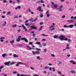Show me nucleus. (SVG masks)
Returning a JSON list of instances; mask_svg holds the SVG:
<instances>
[{
	"label": "nucleus",
	"mask_w": 76,
	"mask_h": 76,
	"mask_svg": "<svg viewBox=\"0 0 76 76\" xmlns=\"http://www.w3.org/2000/svg\"><path fill=\"white\" fill-rule=\"evenodd\" d=\"M32 44H33V43L32 42H29V45H32Z\"/></svg>",
	"instance_id": "c03bdc74"
},
{
	"label": "nucleus",
	"mask_w": 76,
	"mask_h": 76,
	"mask_svg": "<svg viewBox=\"0 0 76 76\" xmlns=\"http://www.w3.org/2000/svg\"><path fill=\"white\" fill-rule=\"evenodd\" d=\"M41 35L42 36H43V37H48L49 36L48 35H45L44 34H42Z\"/></svg>",
	"instance_id": "b1692460"
},
{
	"label": "nucleus",
	"mask_w": 76,
	"mask_h": 76,
	"mask_svg": "<svg viewBox=\"0 0 76 76\" xmlns=\"http://www.w3.org/2000/svg\"><path fill=\"white\" fill-rule=\"evenodd\" d=\"M41 1H37V3H38H38H40V2Z\"/></svg>",
	"instance_id": "bf43d9fd"
},
{
	"label": "nucleus",
	"mask_w": 76,
	"mask_h": 76,
	"mask_svg": "<svg viewBox=\"0 0 76 76\" xmlns=\"http://www.w3.org/2000/svg\"><path fill=\"white\" fill-rule=\"evenodd\" d=\"M69 62H71V63H72V64H76V62H74L73 61H69Z\"/></svg>",
	"instance_id": "2eb2a0df"
},
{
	"label": "nucleus",
	"mask_w": 76,
	"mask_h": 76,
	"mask_svg": "<svg viewBox=\"0 0 76 76\" xmlns=\"http://www.w3.org/2000/svg\"><path fill=\"white\" fill-rule=\"evenodd\" d=\"M67 22L69 23H73V20H69L67 21Z\"/></svg>",
	"instance_id": "1a4fd4ad"
},
{
	"label": "nucleus",
	"mask_w": 76,
	"mask_h": 76,
	"mask_svg": "<svg viewBox=\"0 0 76 76\" xmlns=\"http://www.w3.org/2000/svg\"><path fill=\"white\" fill-rule=\"evenodd\" d=\"M33 76H39V75H37V74H35V75H33Z\"/></svg>",
	"instance_id": "774afa93"
},
{
	"label": "nucleus",
	"mask_w": 76,
	"mask_h": 76,
	"mask_svg": "<svg viewBox=\"0 0 76 76\" xmlns=\"http://www.w3.org/2000/svg\"><path fill=\"white\" fill-rule=\"evenodd\" d=\"M15 64V62H10V65H13V64Z\"/></svg>",
	"instance_id": "5701e85b"
},
{
	"label": "nucleus",
	"mask_w": 76,
	"mask_h": 76,
	"mask_svg": "<svg viewBox=\"0 0 76 76\" xmlns=\"http://www.w3.org/2000/svg\"><path fill=\"white\" fill-rule=\"evenodd\" d=\"M17 26V24H15L12 26V28H15V27H16Z\"/></svg>",
	"instance_id": "7c9ffc66"
},
{
	"label": "nucleus",
	"mask_w": 76,
	"mask_h": 76,
	"mask_svg": "<svg viewBox=\"0 0 76 76\" xmlns=\"http://www.w3.org/2000/svg\"><path fill=\"white\" fill-rule=\"evenodd\" d=\"M36 54L37 55L39 54H40V52L38 51H36Z\"/></svg>",
	"instance_id": "4be33fe9"
},
{
	"label": "nucleus",
	"mask_w": 76,
	"mask_h": 76,
	"mask_svg": "<svg viewBox=\"0 0 76 76\" xmlns=\"http://www.w3.org/2000/svg\"><path fill=\"white\" fill-rule=\"evenodd\" d=\"M58 7V5L57 4L54 5L53 6V5H51V7L52 9H54V8H57Z\"/></svg>",
	"instance_id": "0eeeda50"
},
{
	"label": "nucleus",
	"mask_w": 76,
	"mask_h": 76,
	"mask_svg": "<svg viewBox=\"0 0 76 76\" xmlns=\"http://www.w3.org/2000/svg\"><path fill=\"white\" fill-rule=\"evenodd\" d=\"M13 74H17V73H18V72L15 71H13Z\"/></svg>",
	"instance_id": "49530a36"
},
{
	"label": "nucleus",
	"mask_w": 76,
	"mask_h": 76,
	"mask_svg": "<svg viewBox=\"0 0 76 76\" xmlns=\"http://www.w3.org/2000/svg\"><path fill=\"white\" fill-rule=\"evenodd\" d=\"M2 56L4 58L5 57V56H6V54H4L2 55Z\"/></svg>",
	"instance_id": "79ce46f5"
},
{
	"label": "nucleus",
	"mask_w": 76,
	"mask_h": 76,
	"mask_svg": "<svg viewBox=\"0 0 76 76\" xmlns=\"http://www.w3.org/2000/svg\"><path fill=\"white\" fill-rule=\"evenodd\" d=\"M44 52H45V53H47V49H45L44 50Z\"/></svg>",
	"instance_id": "09e8293b"
},
{
	"label": "nucleus",
	"mask_w": 76,
	"mask_h": 76,
	"mask_svg": "<svg viewBox=\"0 0 76 76\" xmlns=\"http://www.w3.org/2000/svg\"><path fill=\"white\" fill-rule=\"evenodd\" d=\"M18 46L19 47H22V45H21V44L18 45Z\"/></svg>",
	"instance_id": "e433bc0d"
},
{
	"label": "nucleus",
	"mask_w": 76,
	"mask_h": 76,
	"mask_svg": "<svg viewBox=\"0 0 76 76\" xmlns=\"http://www.w3.org/2000/svg\"><path fill=\"white\" fill-rule=\"evenodd\" d=\"M28 11H29V12H31V10L30 9V8H29L28 9Z\"/></svg>",
	"instance_id": "4d7b16f0"
},
{
	"label": "nucleus",
	"mask_w": 76,
	"mask_h": 76,
	"mask_svg": "<svg viewBox=\"0 0 76 76\" xmlns=\"http://www.w3.org/2000/svg\"><path fill=\"white\" fill-rule=\"evenodd\" d=\"M50 16V14H47V17L48 18V17H49V16Z\"/></svg>",
	"instance_id": "5fc2aeb1"
},
{
	"label": "nucleus",
	"mask_w": 76,
	"mask_h": 76,
	"mask_svg": "<svg viewBox=\"0 0 76 76\" xmlns=\"http://www.w3.org/2000/svg\"><path fill=\"white\" fill-rule=\"evenodd\" d=\"M35 44H38V45H41L40 42H36L34 43Z\"/></svg>",
	"instance_id": "4468645a"
},
{
	"label": "nucleus",
	"mask_w": 76,
	"mask_h": 76,
	"mask_svg": "<svg viewBox=\"0 0 76 76\" xmlns=\"http://www.w3.org/2000/svg\"><path fill=\"white\" fill-rule=\"evenodd\" d=\"M58 74H60V75H61V72L60 71H58Z\"/></svg>",
	"instance_id": "8fccbe9b"
},
{
	"label": "nucleus",
	"mask_w": 76,
	"mask_h": 76,
	"mask_svg": "<svg viewBox=\"0 0 76 76\" xmlns=\"http://www.w3.org/2000/svg\"><path fill=\"white\" fill-rule=\"evenodd\" d=\"M4 24H2L3 26H6V25L7 23H6V21H4Z\"/></svg>",
	"instance_id": "412c9836"
},
{
	"label": "nucleus",
	"mask_w": 76,
	"mask_h": 76,
	"mask_svg": "<svg viewBox=\"0 0 76 76\" xmlns=\"http://www.w3.org/2000/svg\"><path fill=\"white\" fill-rule=\"evenodd\" d=\"M48 65H49V66H52V64L50 63V64H48Z\"/></svg>",
	"instance_id": "338daca9"
},
{
	"label": "nucleus",
	"mask_w": 76,
	"mask_h": 76,
	"mask_svg": "<svg viewBox=\"0 0 76 76\" xmlns=\"http://www.w3.org/2000/svg\"><path fill=\"white\" fill-rule=\"evenodd\" d=\"M63 5H61L60 6H59V7L57 8V9H58V11H61L63 10Z\"/></svg>",
	"instance_id": "f257e3e1"
},
{
	"label": "nucleus",
	"mask_w": 76,
	"mask_h": 76,
	"mask_svg": "<svg viewBox=\"0 0 76 76\" xmlns=\"http://www.w3.org/2000/svg\"><path fill=\"white\" fill-rule=\"evenodd\" d=\"M49 69V67H48L45 66V69Z\"/></svg>",
	"instance_id": "3c124183"
},
{
	"label": "nucleus",
	"mask_w": 76,
	"mask_h": 76,
	"mask_svg": "<svg viewBox=\"0 0 76 76\" xmlns=\"http://www.w3.org/2000/svg\"><path fill=\"white\" fill-rule=\"evenodd\" d=\"M34 40H35V41H37V40H38V39H37V38H35L34 39Z\"/></svg>",
	"instance_id": "0e129e2a"
},
{
	"label": "nucleus",
	"mask_w": 76,
	"mask_h": 76,
	"mask_svg": "<svg viewBox=\"0 0 76 76\" xmlns=\"http://www.w3.org/2000/svg\"><path fill=\"white\" fill-rule=\"evenodd\" d=\"M70 19H76V16L75 17H73V16H72L71 17Z\"/></svg>",
	"instance_id": "dca6fc26"
},
{
	"label": "nucleus",
	"mask_w": 76,
	"mask_h": 76,
	"mask_svg": "<svg viewBox=\"0 0 76 76\" xmlns=\"http://www.w3.org/2000/svg\"><path fill=\"white\" fill-rule=\"evenodd\" d=\"M10 61L8 62H6L4 63V65L5 66H10Z\"/></svg>",
	"instance_id": "39448f33"
},
{
	"label": "nucleus",
	"mask_w": 76,
	"mask_h": 76,
	"mask_svg": "<svg viewBox=\"0 0 76 76\" xmlns=\"http://www.w3.org/2000/svg\"><path fill=\"white\" fill-rule=\"evenodd\" d=\"M42 7L41 6H39L37 7V10H39L40 12H43V10H42Z\"/></svg>",
	"instance_id": "7ed1b4c3"
},
{
	"label": "nucleus",
	"mask_w": 76,
	"mask_h": 76,
	"mask_svg": "<svg viewBox=\"0 0 76 76\" xmlns=\"http://www.w3.org/2000/svg\"><path fill=\"white\" fill-rule=\"evenodd\" d=\"M66 47H67L66 48V49H70V48L68 47H69V44H67L66 45Z\"/></svg>",
	"instance_id": "ddd939ff"
},
{
	"label": "nucleus",
	"mask_w": 76,
	"mask_h": 76,
	"mask_svg": "<svg viewBox=\"0 0 76 76\" xmlns=\"http://www.w3.org/2000/svg\"><path fill=\"white\" fill-rule=\"evenodd\" d=\"M64 28H69V27H68V26H66V25H64Z\"/></svg>",
	"instance_id": "f704fd0d"
},
{
	"label": "nucleus",
	"mask_w": 76,
	"mask_h": 76,
	"mask_svg": "<svg viewBox=\"0 0 76 76\" xmlns=\"http://www.w3.org/2000/svg\"><path fill=\"white\" fill-rule=\"evenodd\" d=\"M37 19H38V18H36L34 20H32L31 21L33 22H35L36 20H37Z\"/></svg>",
	"instance_id": "393cba45"
},
{
	"label": "nucleus",
	"mask_w": 76,
	"mask_h": 76,
	"mask_svg": "<svg viewBox=\"0 0 76 76\" xmlns=\"http://www.w3.org/2000/svg\"><path fill=\"white\" fill-rule=\"evenodd\" d=\"M21 7L20 6H19L18 7H17L16 8H15V10H17L18 9H20Z\"/></svg>",
	"instance_id": "f3484780"
},
{
	"label": "nucleus",
	"mask_w": 76,
	"mask_h": 76,
	"mask_svg": "<svg viewBox=\"0 0 76 76\" xmlns=\"http://www.w3.org/2000/svg\"><path fill=\"white\" fill-rule=\"evenodd\" d=\"M11 13V12L10 11L7 12V15H9Z\"/></svg>",
	"instance_id": "c85d7f7f"
},
{
	"label": "nucleus",
	"mask_w": 76,
	"mask_h": 76,
	"mask_svg": "<svg viewBox=\"0 0 76 76\" xmlns=\"http://www.w3.org/2000/svg\"><path fill=\"white\" fill-rule=\"evenodd\" d=\"M46 14H48L49 13V11L48 10L46 12Z\"/></svg>",
	"instance_id": "864d4df0"
},
{
	"label": "nucleus",
	"mask_w": 76,
	"mask_h": 76,
	"mask_svg": "<svg viewBox=\"0 0 76 76\" xmlns=\"http://www.w3.org/2000/svg\"><path fill=\"white\" fill-rule=\"evenodd\" d=\"M59 39H60L61 41H63L64 39V36L63 35H61L59 37Z\"/></svg>",
	"instance_id": "20e7f679"
},
{
	"label": "nucleus",
	"mask_w": 76,
	"mask_h": 76,
	"mask_svg": "<svg viewBox=\"0 0 76 76\" xmlns=\"http://www.w3.org/2000/svg\"><path fill=\"white\" fill-rule=\"evenodd\" d=\"M16 1H18V3H20V1L19 0H16Z\"/></svg>",
	"instance_id": "680f3d73"
},
{
	"label": "nucleus",
	"mask_w": 76,
	"mask_h": 76,
	"mask_svg": "<svg viewBox=\"0 0 76 76\" xmlns=\"http://www.w3.org/2000/svg\"><path fill=\"white\" fill-rule=\"evenodd\" d=\"M0 39H1V42H3V39H5V37H2L0 38Z\"/></svg>",
	"instance_id": "f8f14e48"
},
{
	"label": "nucleus",
	"mask_w": 76,
	"mask_h": 76,
	"mask_svg": "<svg viewBox=\"0 0 76 76\" xmlns=\"http://www.w3.org/2000/svg\"><path fill=\"white\" fill-rule=\"evenodd\" d=\"M32 47H33V48H35V46H34V44H32Z\"/></svg>",
	"instance_id": "e2e57ef3"
},
{
	"label": "nucleus",
	"mask_w": 76,
	"mask_h": 76,
	"mask_svg": "<svg viewBox=\"0 0 76 76\" xmlns=\"http://www.w3.org/2000/svg\"><path fill=\"white\" fill-rule=\"evenodd\" d=\"M52 69L53 70V72H55L56 69H55V68H54V67H52Z\"/></svg>",
	"instance_id": "4c0bfd02"
},
{
	"label": "nucleus",
	"mask_w": 76,
	"mask_h": 76,
	"mask_svg": "<svg viewBox=\"0 0 76 76\" xmlns=\"http://www.w3.org/2000/svg\"><path fill=\"white\" fill-rule=\"evenodd\" d=\"M49 29L50 31H54V30H55V28L54 27V26H51L49 27Z\"/></svg>",
	"instance_id": "f03ea898"
},
{
	"label": "nucleus",
	"mask_w": 76,
	"mask_h": 76,
	"mask_svg": "<svg viewBox=\"0 0 76 76\" xmlns=\"http://www.w3.org/2000/svg\"><path fill=\"white\" fill-rule=\"evenodd\" d=\"M42 17H43V15H42V14L41 13L40 14V17L42 18Z\"/></svg>",
	"instance_id": "a19ab883"
},
{
	"label": "nucleus",
	"mask_w": 76,
	"mask_h": 76,
	"mask_svg": "<svg viewBox=\"0 0 76 76\" xmlns=\"http://www.w3.org/2000/svg\"><path fill=\"white\" fill-rule=\"evenodd\" d=\"M32 53H33V55H35V54H36V51H32Z\"/></svg>",
	"instance_id": "cd10ccee"
},
{
	"label": "nucleus",
	"mask_w": 76,
	"mask_h": 76,
	"mask_svg": "<svg viewBox=\"0 0 76 76\" xmlns=\"http://www.w3.org/2000/svg\"><path fill=\"white\" fill-rule=\"evenodd\" d=\"M68 38H64L63 40H64V41H67L68 40Z\"/></svg>",
	"instance_id": "a878e982"
},
{
	"label": "nucleus",
	"mask_w": 76,
	"mask_h": 76,
	"mask_svg": "<svg viewBox=\"0 0 76 76\" xmlns=\"http://www.w3.org/2000/svg\"><path fill=\"white\" fill-rule=\"evenodd\" d=\"M22 27L23 28V29H26V28L25 26H24V25H22Z\"/></svg>",
	"instance_id": "2f4dec72"
},
{
	"label": "nucleus",
	"mask_w": 76,
	"mask_h": 76,
	"mask_svg": "<svg viewBox=\"0 0 76 76\" xmlns=\"http://www.w3.org/2000/svg\"><path fill=\"white\" fill-rule=\"evenodd\" d=\"M18 64H23V63L21 62H18Z\"/></svg>",
	"instance_id": "37998d69"
},
{
	"label": "nucleus",
	"mask_w": 76,
	"mask_h": 76,
	"mask_svg": "<svg viewBox=\"0 0 76 76\" xmlns=\"http://www.w3.org/2000/svg\"><path fill=\"white\" fill-rule=\"evenodd\" d=\"M25 25H26V26H29V24H28V23H26L25 24Z\"/></svg>",
	"instance_id": "6e6d98bb"
},
{
	"label": "nucleus",
	"mask_w": 76,
	"mask_h": 76,
	"mask_svg": "<svg viewBox=\"0 0 76 76\" xmlns=\"http://www.w3.org/2000/svg\"><path fill=\"white\" fill-rule=\"evenodd\" d=\"M51 56L52 57H55V56H54V55L53 54H51Z\"/></svg>",
	"instance_id": "603ef678"
},
{
	"label": "nucleus",
	"mask_w": 76,
	"mask_h": 76,
	"mask_svg": "<svg viewBox=\"0 0 76 76\" xmlns=\"http://www.w3.org/2000/svg\"><path fill=\"white\" fill-rule=\"evenodd\" d=\"M42 45L44 47H46V46H47V44L45 43H42Z\"/></svg>",
	"instance_id": "a211bd4d"
},
{
	"label": "nucleus",
	"mask_w": 76,
	"mask_h": 76,
	"mask_svg": "<svg viewBox=\"0 0 76 76\" xmlns=\"http://www.w3.org/2000/svg\"><path fill=\"white\" fill-rule=\"evenodd\" d=\"M36 50L37 51H41V49L38 48H36Z\"/></svg>",
	"instance_id": "ea45409f"
},
{
	"label": "nucleus",
	"mask_w": 76,
	"mask_h": 76,
	"mask_svg": "<svg viewBox=\"0 0 76 76\" xmlns=\"http://www.w3.org/2000/svg\"><path fill=\"white\" fill-rule=\"evenodd\" d=\"M66 17V16L65 15H63L62 17V18H65Z\"/></svg>",
	"instance_id": "13d9d810"
},
{
	"label": "nucleus",
	"mask_w": 76,
	"mask_h": 76,
	"mask_svg": "<svg viewBox=\"0 0 76 76\" xmlns=\"http://www.w3.org/2000/svg\"><path fill=\"white\" fill-rule=\"evenodd\" d=\"M6 2H7V1H6V0H4V1H3V2L4 3H6Z\"/></svg>",
	"instance_id": "69168bd1"
},
{
	"label": "nucleus",
	"mask_w": 76,
	"mask_h": 76,
	"mask_svg": "<svg viewBox=\"0 0 76 76\" xmlns=\"http://www.w3.org/2000/svg\"><path fill=\"white\" fill-rule=\"evenodd\" d=\"M21 40H24L25 42H26L27 43L28 42V39H27L25 38V37H23L21 38Z\"/></svg>",
	"instance_id": "423d86ee"
},
{
	"label": "nucleus",
	"mask_w": 76,
	"mask_h": 76,
	"mask_svg": "<svg viewBox=\"0 0 76 76\" xmlns=\"http://www.w3.org/2000/svg\"><path fill=\"white\" fill-rule=\"evenodd\" d=\"M58 37V35H55L53 37L54 38H57Z\"/></svg>",
	"instance_id": "6ab92c4d"
},
{
	"label": "nucleus",
	"mask_w": 76,
	"mask_h": 76,
	"mask_svg": "<svg viewBox=\"0 0 76 76\" xmlns=\"http://www.w3.org/2000/svg\"><path fill=\"white\" fill-rule=\"evenodd\" d=\"M68 28H73V25H70L68 26Z\"/></svg>",
	"instance_id": "9b49d317"
},
{
	"label": "nucleus",
	"mask_w": 76,
	"mask_h": 76,
	"mask_svg": "<svg viewBox=\"0 0 76 76\" xmlns=\"http://www.w3.org/2000/svg\"><path fill=\"white\" fill-rule=\"evenodd\" d=\"M70 73H75V71H71L70 72Z\"/></svg>",
	"instance_id": "c756f323"
},
{
	"label": "nucleus",
	"mask_w": 76,
	"mask_h": 76,
	"mask_svg": "<svg viewBox=\"0 0 76 76\" xmlns=\"http://www.w3.org/2000/svg\"><path fill=\"white\" fill-rule=\"evenodd\" d=\"M31 28H32V29H37V27H35L34 26H31Z\"/></svg>",
	"instance_id": "9d476101"
},
{
	"label": "nucleus",
	"mask_w": 76,
	"mask_h": 76,
	"mask_svg": "<svg viewBox=\"0 0 76 76\" xmlns=\"http://www.w3.org/2000/svg\"><path fill=\"white\" fill-rule=\"evenodd\" d=\"M37 59H38V60H41V59H40V57L39 56H37Z\"/></svg>",
	"instance_id": "58836bf2"
},
{
	"label": "nucleus",
	"mask_w": 76,
	"mask_h": 76,
	"mask_svg": "<svg viewBox=\"0 0 76 76\" xmlns=\"http://www.w3.org/2000/svg\"><path fill=\"white\" fill-rule=\"evenodd\" d=\"M3 68H4V66H1L0 67V69H3Z\"/></svg>",
	"instance_id": "a18cd8bd"
},
{
	"label": "nucleus",
	"mask_w": 76,
	"mask_h": 76,
	"mask_svg": "<svg viewBox=\"0 0 76 76\" xmlns=\"http://www.w3.org/2000/svg\"><path fill=\"white\" fill-rule=\"evenodd\" d=\"M20 76H31L30 75H21Z\"/></svg>",
	"instance_id": "aec40b11"
},
{
	"label": "nucleus",
	"mask_w": 76,
	"mask_h": 76,
	"mask_svg": "<svg viewBox=\"0 0 76 76\" xmlns=\"http://www.w3.org/2000/svg\"><path fill=\"white\" fill-rule=\"evenodd\" d=\"M46 41V39H42V41Z\"/></svg>",
	"instance_id": "de8ad7c7"
},
{
	"label": "nucleus",
	"mask_w": 76,
	"mask_h": 76,
	"mask_svg": "<svg viewBox=\"0 0 76 76\" xmlns=\"http://www.w3.org/2000/svg\"><path fill=\"white\" fill-rule=\"evenodd\" d=\"M21 36H19L18 39H17L16 41L17 42H19V41H20V38H21Z\"/></svg>",
	"instance_id": "6e6552de"
},
{
	"label": "nucleus",
	"mask_w": 76,
	"mask_h": 76,
	"mask_svg": "<svg viewBox=\"0 0 76 76\" xmlns=\"http://www.w3.org/2000/svg\"><path fill=\"white\" fill-rule=\"evenodd\" d=\"M42 28H43V26H41L40 28H39V31H41V30H42Z\"/></svg>",
	"instance_id": "473e14b6"
},
{
	"label": "nucleus",
	"mask_w": 76,
	"mask_h": 76,
	"mask_svg": "<svg viewBox=\"0 0 76 76\" xmlns=\"http://www.w3.org/2000/svg\"><path fill=\"white\" fill-rule=\"evenodd\" d=\"M14 41H14V40H12V41H10V43H11V44H13V43H14Z\"/></svg>",
	"instance_id": "72a5a7b5"
},
{
	"label": "nucleus",
	"mask_w": 76,
	"mask_h": 76,
	"mask_svg": "<svg viewBox=\"0 0 76 76\" xmlns=\"http://www.w3.org/2000/svg\"><path fill=\"white\" fill-rule=\"evenodd\" d=\"M30 68H31V70H34V68H33L32 67H31Z\"/></svg>",
	"instance_id": "052dcab7"
},
{
	"label": "nucleus",
	"mask_w": 76,
	"mask_h": 76,
	"mask_svg": "<svg viewBox=\"0 0 76 76\" xmlns=\"http://www.w3.org/2000/svg\"><path fill=\"white\" fill-rule=\"evenodd\" d=\"M27 47L28 48H27V50H31V48H30L28 46H27Z\"/></svg>",
	"instance_id": "bb28decb"
},
{
	"label": "nucleus",
	"mask_w": 76,
	"mask_h": 76,
	"mask_svg": "<svg viewBox=\"0 0 76 76\" xmlns=\"http://www.w3.org/2000/svg\"><path fill=\"white\" fill-rule=\"evenodd\" d=\"M13 56L14 57H18V55H16L15 54L13 55Z\"/></svg>",
	"instance_id": "c9c22d12"
}]
</instances>
